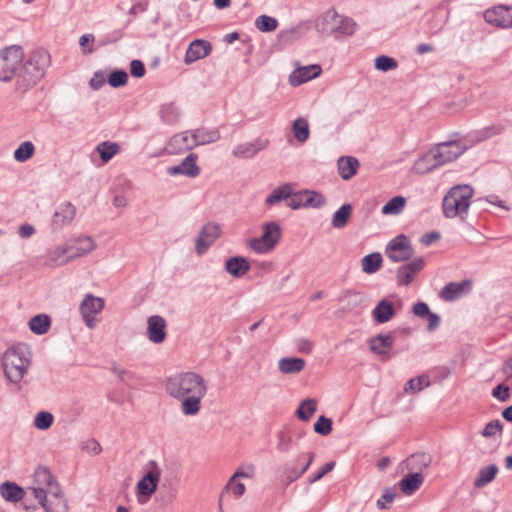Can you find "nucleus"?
Wrapping results in <instances>:
<instances>
[{
	"label": "nucleus",
	"instance_id": "nucleus-1",
	"mask_svg": "<svg viewBox=\"0 0 512 512\" xmlns=\"http://www.w3.org/2000/svg\"><path fill=\"white\" fill-rule=\"evenodd\" d=\"M165 388L171 397L181 400V411L185 416L199 413L207 393L204 378L196 372H181L168 377Z\"/></svg>",
	"mask_w": 512,
	"mask_h": 512
},
{
	"label": "nucleus",
	"instance_id": "nucleus-2",
	"mask_svg": "<svg viewBox=\"0 0 512 512\" xmlns=\"http://www.w3.org/2000/svg\"><path fill=\"white\" fill-rule=\"evenodd\" d=\"M451 136V139L436 144L416 161L414 168L418 173L425 174L431 172L442 165L456 160L466 151V146L460 142L461 134L454 132Z\"/></svg>",
	"mask_w": 512,
	"mask_h": 512
},
{
	"label": "nucleus",
	"instance_id": "nucleus-3",
	"mask_svg": "<svg viewBox=\"0 0 512 512\" xmlns=\"http://www.w3.org/2000/svg\"><path fill=\"white\" fill-rule=\"evenodd\" d=\"M51 63L50 54L44 49H36L22 62L17 73V86L26 90L36 85L45 75Z\"/></svg>",
	"mask_w": 512,
	"mask_h": 512
},
{
	"label": "nucleus",
	"instance_id": "nucleus-4",
	"mask_svg": "<svg viewBox=\"0 0 512 512\" xmlns=\"http://www.w3.org/2000/svg\"><path fill=\"white\" fill-rule=\"evenodd\" d=\"M6 379L18 385L31 364V351L24 344L9 347L1 359Z\"/></svg>",
	"mask_w": 512,
	"mask_h": 512
},
{
	"label": "nucleus",
	"instance_id": "nucleus-5",
	"mask_svg": "<svg viewBox=\"0 0 512 512\" xmlns=\"http://www.w3.org/2000/svg\"><path fill=\"white\" fill-rule=\"evenodd\" d=\"M474 189L468 184L455 185L449 189L442 201L443 215L446 218L459 216L464 219L471 205Z\"/></svg>",
	"mask_w": 512,
	"mask_h": 512
},
{
	"label": "nucleus",
	"instance_id": "nucleus-6",
	"mask_svg": "<svg viewBox=\"0 0 512 512\" xmlns=\"http://www.w3.org/2000/svg\"><path fill=\"white\" fill-rule=\"evenodd\" d=\"M24 59L23 48L11 45L0 51V81L9 82L17 77L19 67Z\"/></svg>",
	"mask_w": 512,
	"mask_h": 512
},
{
	"label": "nucleus",
	"instance_id": "nucleus-7",
	"mask_svg": "<svg viewBox=\"0 0 512 512\" xmlns=\"http://www.w3.org/2000/svg\"><path fill=\"white\" fill-rule=\"evenodd\" d=\"M263 232L260 237L251 238L249 248L257 254H265L274 249L282 236L280 225L275 221L263 224Z\"/></svg>",
	"mask_w": 512,
	"mask_h": 512
},
{
	"label": "nucleus",
	"instance_id": "nucleus-8",
	"mask_svg": "<svg viewBox=\"0 0 512 512\" xmlns=\"http://www.w3.org/2000/svg\"><path fill=\"white\" fill-rule=\"evenodd\" d=\"M146 473L136 485V493L140 503H145L157 490L161 470L155 460H150L146 466Z\"/></svg>",
	"mask_w": 512,
	"mask_h": 512
},
{
	"label": "nucleus",
	"instance_id": "nucleus-9",
	"mask_svg": "<svg viewBox=\"0 0 512 512\" xmlns=\"http://www.w3.org/2000/svg\"><path fill=\"white\" fill-rule=\"evenodd\" d=\"M327 203L326 197L316 190L303 189L293 192L291 199L287 202V206L293 210L300 208L320 209Z\"/></svg>",
	"mask_w": 512,
	"mask_h": 512
},
{
	"label": "nucleus",
	"instance_id": "nucleus-10",
	"mask_svg": "<svg viewBox=\"0 0 512 512\" xmlns=\"http://www.w3.org/2000/svg\"><path fill=\"white\" fill-rule=\"evenodd\" d=\"M385 254L392 262L400 263L410 260L414 255V249L410 239L400 234L388 242Z\"/></svg>",
	"mask_w": 512,
	"mask_h": 512
},
{
	"label": "nucleus",
	"instance_id": "nucleus-11",
	"mask_svg": "<svg viewBox=\"0 0 512 512\" xmlns=\"http://www.w3.org/2000/svg\"><path fill=\"white\" fill-rule=\"evenodd\" d=\"M425 267V259L420 256L412 259L410 262L399 266L396 270V280L398 286H409L415 276Z\"/></svg>",
	"mask_w": 512,
	"mask_h": 512
},
{
	"label": "nucleus",
	"instance_id": "nucleus-12",
	"mask_svg": "<svg viewBox=\"0 0 512 512\" xmlns=\"http://www.w3.org/2000/svg\"><path fill=\"white\" fill-rule=\"evenodd\" d=\"M220 236V226L209 222L199 231L195 243V251L198 255H203Z\"/></svg>",
	"mask_w": 512,
	"mask_h": 512
},
{
	"label": "nucleus",
	"instance_id": "nucleus-13",
	"mask_svg": "<svg viewBox=\"0 0 512 512\" xmlns=\"http://www.w3.org/2000/svg\"><path fill=\"white\" fill-rule=\"evenodd\" d=\"M485 21L499 28H512V7L495 6L484 13Z\"/></svg>",
	"mask_w": 512,
	"mask_h": 512
},
{
	"label": "nucleus",
	"instance_id": "nucleus-14",
	"mask_svg": "<svg viewBox=\"0 0 512 512\" xmlns=\"http://www.w3.org/2000/svg\"><path fill=\"white\" fill-rule=\"evenodd\" d=\"M104 308V300L92 294H87L80 304V313L87 327L95 326L94 315L101 312Z\"/></svg>",
	"mask_w": 512,
	"mask_h": 512
},
{
	"label": "nucleus",
	"instance_id": "nucleus-15",
	"mask_svg": "<svg viewBox=\"0 0 512 512\" xmlns=\"http://www.w3.org/2000/svg\"><path fill=\"white\" fill-rule=\"evenodd\" d=\"M473 282L470 279H464L461 282H449L440 291V297L445 301H455L463 295L472 291Z\"/></svg>",
	"mask_w": 512,
	"mask_h": 512
},
{
	"label": "nucleus",
	"instance_id": "nucleus-16",
	"mask_svg": "<svg viewBox=\"0 0 512 512\" xmlns=\"http://www.w3.org/2000/svg\"><path fill=\"white\" fill-rule=\"evenodd\" d=\"M212 44L204 39H195L193 40L184 56V63L186 65H190L200 59H203L207 56H209L212 52Z\"/></svg>",
	"mask_w": 512,
	"mask_h": 512
},
{
	"label": "nucleus",
	"instance_id": "nucleus-17",
	"mask_svg": "<svg viewBox=\"0 0 512 512\" xmlns=\"http://www.w3.org/2000/svg\"><path fill=\"white\" fill-rule=\"evenodd\" d=\"M195 148L192 131H185L175 134L166 145L168 154H180L182 152Z\"/></svg>",
	"mask_w": 512,
	"mask_h": 512
},
{
	"label": "nucleus",
	"instance_id": "nucleus-18",
	"mask_svg": "<svg viewBox=\"0 0 512 512\" xmlns=\"http://www.w3.org/2000/svg\"><path fill=\"white\" fill-rule=\"evenodd\" d=\"M75 214L76 207L71 202H62L52 216V229L55 231L62 229L74 219Z\"/></svg>",
	"mask_w": 512,
	"mask_h": 512
},
{
	"label": "nucleus",
	"instance_id": "nucleus-19",
	"mask_svg": "<svg viewBox=\"0 0 512 512\" xmlns=\"http://www.w3.org/2000/svg\"><path fill=\"white\" fill-rule=\"evenodd\" d=\"M269 145V140L256 138L251 142L238 144L232 151L236 158L249 159L257 155Z\"/></svg>",
	"mask_w": 512,
	"mask_h": 512
},
{
	"label": "nucleus",
	"instance_id": "nucleus-20",
	"mask_svg": "<svg viewBox=\"0 0 512 512\" xmlns=\"http://www.w3.org/2000/svg\"><path fill=\"white\" fill-rule=\"evenodd\" d=\"M166 320L160 315H152L147 320V337L155 344L163 343L166 339Z\"/></svg>",
	"mask_w": 512,
	"mask_h": 512
},
{
	"label": "nucleus",
	"instance_id": "nucleus-21",
	"mask_svg": "<svg viewBox=\"0 0 512 512\" xmlns=\"http://www.w3.org/2000/svg\"><path fill=\"white\" fill-rule=\"evenodd\" d=\"M198 156L194 153L186 156L179 165L168 167L167 173L170 176L185 175L188 177H196L200 174V168L196 164Z\"/></svg>",
	"mask_w": 512,
	"mask_h": 512
},
{
	"label": "nucleus",
	"instance_id": "nucleus-22",
	"mask_svg": "<svg viewBox=\"0 0 512 512\" xmlns=\"http://www.w3.org/2000/svg\"><path fill=\"white\" fill-rule=\"evenodd\" d=\"M322 72L319 64H311L296 68L289 76V82L296 87L318 77Z\"/></svg>",
	"mask_w": 512,
	"mask_h": 512
},
{
	"label": "nucleus",
	"instance_id": "nucleus-23",
	"mask_svg": "<svg viewBox=\"0 0 512 512\" xmlns=\"http://www.w3.org/2000/svg\"><path fill=\"white\" fill-rule=\"evenodd\" d=\"M412 312L416 317L428 321L427 330L429 332L436 330L440 326V316L437 313L432 312L426 302H416L412 307Z\"/></svg>",
	"mask_w": 512,
	"mask_h": 512
},
{
	"label": "nucleus",
	"instance_id": "nucleus-24",
	"mask_svg": "<svg viewBox=\"0 0 512 512\" xmlns=\"http://www.w3.org/2000/svg\"><path fill=\"white\" fill-rule=\"evenodd\" d=\"M306 458V461L303 463L302 466H288L284 470L285 477L288 481V483H292L296 480H298L311 466V464L314 461L315 453L314 452H306L301 453L297 456L296 462L300 463L303 459Z\"/></svg>",
	"mask_w": 512,
	"mask_h": 512
},
{
	"label": "nucleus",
	"instance_id": "nucleus-25",
	"mask_svg": "<svg viewBox=\"0 0 512 512\" xmlns=\"http://www.w3.org/2000/svg\"><path fill=\"white\" fill-rule=\"evenodd\" d=\"M395 314L394 304L387 298L381 299L371 312L373 320L378 324L387 323Z\"/></svg>",
	"mask_w": 512,
	"mask_h": 512
},
{
	"label": "nucleus",
	"instance_id": "nucleus-26",
	"mask_svg": "<svg viewBox=\"0 0 512 512\" xmlns=\"http://www.w3.org/2000/svg\"><path fill=\"white\" fill-rule=\"evenodd\" d=\"M339 17L335 9L327 10L316 20V30L324 36L334 34V26H337Z\"/></svg>",
	"mask_w": 512,
	"mask_h": 512
},
{
	"label": "nucleus",
	"instance_id": "nucleus-27",
	"mask_svg": "<svg viewBox=\"0 0 512 512\" xmlns=\"http://www.w3.org/2000/svg\"><path fill=\"white\" fill-rule=\"evenodd\" d=\"M251 266L247 258L242 256H233L226 260L225 270L234 278H240L244 276Z\"/></svg>",
	"mask_w": 512,
	"mask_h": 512
},
{
	"label": "nucleus",
	"instance_id": "nucleus-28",
	"mask_svg": "<svg viewBox=\"0 0 512 512\" xmlns=\"http://www.w3.org/2000/svg\"><path fill=\"white\" fill-rule=\"evenodd\" d=\"M394 342L395 339L392 336V333L378 334L375 337L370 338V350L377 355L384 356L392 348Z\"/></svg>",
	"mask_w": 512,
	"mask_h": 512
},
{
	"label": "nucleus",
	"instance_id": "nucleus-29",
	"mask_svg": "<svg viewBox=\"0 0 512 512\" xmlns=\"http://www.w3.org/2000/svg\"><path fill=\"white\" fill-rule=\"evenodd\" d=\"M0 495L7 502L17 503L24 498L25 490L15 482L5 481L0 485Z\"/></svg>",
	"mask_w": 512,
	"mask_h": 512
},
{
	"label": "nucleus",
	"instance_id": "nucleus-30",
	"mask_svg": "<svg viewBox=\"0 0 512 512\" xmlns=\"http://www.w3.org/2000/svg\"><path fill=\"white\" fill-rule=\"evenodd\" d=\"M443 8L444 3H440L433 11L431 18L428 20V30L432 35L440 33L450 18L449 8L446 10L445 15H440Z\"/></svg>",
	"mask_w": 512,
	"mask_h": 512
},
{
	"label": "nucleus",
	"instance_id": "nucleus-31",
	"mask_svg": "<svg viewBox=\"0 0 512 512\" xmlns=\"http://www.w3.org/2000/svg\"><path fill=\"white\" fill-rule=\"evenodd\" d=\"M424 482V476L420 472L409 473L399 481L400 490L405 495H412Z\"/></svg>",
	"mask_w": 512,
	"mask_h": 512
},
{
	"label": "nucleus",
	"instance_id": "nucleus-32",
	"mask_svg": "<svg viewBox=\"0 0 512 512\" xmlns=\"http://www.w3.org/2000/svg\"><path fill=\"white\" fill-rule=\"evenodd\" d=\"M195 147L214 143L220 139L218 129H208L205 127L192 130Z\"/></svg>",
	"mask_w": 512,
	"mask_h": 512
},
{
	"label": "nucleus",
	"instance_id": "nucleus-33",
	"mask_svg": "<svg viewBox=\"0 0 512 512\" xmlns=\"http://www.w3.org/2000/svg\"><path fill=\"white\" fill-rule=\"evenodd\" d=\"M338 172L343 180H349L356 175L359 161L352 156L340 157L338 160Z\"/></svg>",
	"mask_w": 512,
	"mask_h": 512
},
{
	"label": "nucleus",
	"instance_id": "nucleus-34",
	"mask_svg": "<svg viewBox=\"0 0 512 512\" xmlns=\"http://www.w3.org/2000/svg\"><path fill=\"white\" fill-rule=\"evenodd\" d=\"M305 360L299 357H283L278 362V369L283 374H297L305 367Z\"/></svg>",
	"mask_w": 512,
	"mask_h": 512
},
{
	"label": "nucleus",
	"instance_id": "nucleus-35",
	"mask_svg": "<svg viewBox=\"0 0 512 512\" xmlns=\"http://www.w3.org/2000/svg\"><path fill=\"white\" fill-rule=\"evenodd\" d=\"M74 247L64 245L55 248L49 256L48 264L51 266H62L67 264L74 258H70V254L73 253Z\"/></svg>",
	"mask_w": 512,
	"mask_h": 512
},
{
	"label": "nucleus",
	"instance_id": "nucleus-36",
	"mask_svg": "<svg viewBox=\"0 0 512 512\" xmlns=\"http://www.w3.org/2000/svg\"><path fill=\"white\" fill-rule=\"evenodd\" d=\"M293 194L292 185L285 183L275 188L270 195L267 196L265 203L269 206L280 203L285 200L286 203L291 199Z\"/></svg>",
	"mask_w": 512,
	"mask_h": 512
},
{
	"label": "nucleus",
	"instance_id": "nucleus-37",
	"mask_svg": "<svg viewBox=\"0 0 512 512\" xmlns=\"http://www.w3.org/2000/svg\"><path fill=\"white\" fill-rule=\"evenodd\" d=\"M352 211L353 207L351 204H343L332 216V227L335 229L344 228L352 215Z\"/></svg>",
	"mask_w": 512,
	"mask_h": 512
},
{
	"label": "nucleus",
	"instance_id": "nucleus-38",
	"mask_svg": "<svg viewBox=\"0 0 512 512\" xmlns=\"http://www.w3.org/2000/svg\"><path fill=\"white\" fill-rule=\"evenodd\" d=\"M383 258L381 253L373 252L365 255L362 260V271L366 274L376 273L382 266Z\"/></svg>",
	"mask_w": 512,
	"mask_h": 512
},
{
	"label": "nucleus",
	"instance_id": "nucleus-39",
	"mask_svg": "<svg viewBox=\"0 0 512 512\" xmlns=\"http://www.w3.org/2000/svg\"><path fill=\"white\" fill-rule=\"evenodd\" d=\"M317 410V402L315 399L306 398L302 400L295 411L299 420L307 422L311 419Z\"/></svg>",
	"mask_w": 512,
	"mask_h": 512
},
{
	"label": "nucleus",
	"instance_id": "nucleus-40",
	"mask_svg": "<svg viewBox=\"0 0 512 512\" xmlns=\"http://www.w3.org/2000/svg\"><path fill=\"white\" fill-rule=\"evenodd\" d=\"M497 472L498 467L495 464L481 468L474 480V486L477 488L486 486L495 479Z\"/></svg>",
	"mask_w": 512,
	"mask_h": 512
},
{
	"label": "nucleus",
	"instance_id": "nucleus-41",
	"mask_svg": "<svg viewBox=\"0 0 512 512\" xmlns=\"http://www.w3.org/2000/svg\"><path fill=\"white\" fill-rule=\"evenodd\" d=\"M51 326V319L47 314H38L29 321L30 330L36 335L45 334Z\"/></svg>",
	"mask_w": 512,
	"mask_h": 512
},
{
	"label": "nucleus",
	"instance_id": "nucleus-42",
	"mask_svg": "<svg viewBox=\"0 0 512 512\" xmlns=\"http://www.w3.org/2000/svg\"><path fill=\"white\" fill-rule=\"evenodd\" d=\"M357 28V23L351 17L340 15L337 26H334V34L352 36Z\"/></svg>",
	"mask_w": 512,
	"mask_h": 512
},
{
	"label": "nucleus",
	"instance_id": "nucleus-43",
	"mask_svg": "<svg viewBox=\"0 0 512 512\" xmlns=\"http://www.w3.org/2000/svg\"><path fill=\"white\" fill-rule=\"evenodd\" d=\"M34 483L39 487L46 488L56 480L51 470L46 466H38L34 471Z\"/></svg>",
	"mask_w": 512,
	"mask_h": 512
},
{
	"label": "nucleus",
	"instance_id": "nucleus-44",
	"mask_svg": "<svg viewBox=\"0 0 512 512\" xmlns=\"http://www.w3.org/2000/svg\"><path fill=\"white\" fill-rule=\"evenodd\" d=\"M432 463V457L426 453H414L407 459V466L410 470H423Z\"/></svg>",
	"mask_w": 512,
	"mask_h": 512
},
{
	"label": "nucleus",
	"instance_id": "nucleus-45",
	"mask_svg": "<svg viewBox=\"0 0 512 512\" xmlns=\"http://www.w3.org/2000/svg\"><path fill=\"white\" fill-rule=\"evenodd\" d=\"M74 247L73 253L70 254V258H78L81 257L89 252H91L94 247V241L89 236H84L79 239H77L75 245H72Z\"/></svg>",
	"mask_w": 512,
	"mask_h": 512
},
{
	"label": "nucleus",
	"instance_id": "nucleus-46",
	"mask_svg": "<svg viewBox=\"0 0 512 512\" xmlns=\"http://www.w3.org/2000/svg\"><path fill=\"white\" fill-rule=\"evenodd\" d=\"M35 146L31 141L22 142L14 151L13 157L19 163H24L33 157Z\"/></svg>",
	"mask_w": 512,
	"mask_h": 512
},
{
	"label": "nucleus",
	"instance_id": "nucleus-47",
	"mask_svg": "<svg viewBox=\"0 0 512 512\" xmlns=\"http://www.w3.org/2000/svg\"><path fill=\"white\" fill-rule=\"evenodd\" d=\"M430 386V379L428 375L422 374L415 378L409 379L404 387L406 393H416L422 391L424 388Z\"/></svg>",
	"mask_w": 512,
	"mask_h": 512
},
{
	"label": "nucleus",
	"instance_id": "nucleus-48",
	"mask_svg": "<svg viewBox=\"0 0 512 512\" xmlns=\"http://www.w3.org/2000/svg\"><path fill=\"white\" fill-rule=\"evenodd\" d=\"M110 371L118 376L120 382L129 387H132L138 380L135 372L123 369L119 367L115 362L112 363Z\"/></svg>",
	"mask_w": 512,
	"mask_h": 512
},
{
	"label": "nucleus",
	"instance_id": "nucleus-49",
	"mask_svg": "<svg viewBox=\"0 0 512 512\" xmlns=\"http://www.w3.org/2000/svg\"><path fill=\"white\" fill-rule=\"evenodd\" d=\"M119 145L114 142L104 141L98 144L96 150L98 151L102 162H109L119 151Z\"/></svg>",
	"mask_w": 512,
	"mask_h": 512
},
{
	"label": "nucleus",
	"instance_id": "nucleus-50",
	"mask_svg": "<svg viewBox=\"0 0 512 512\" xmlns=\"http://www.w3.org/2000/svg\"><path fill=\"white\" fill-rule=\"evenodd\" d=\"M294 137L301 143L307 141L310 135L308 121L304 118H297L292 125Z\"/></svg>",
	"mask_w": 512,
	"mask_h": 512
},
{
	"label": "nucleus",
	"instance_id": "nucleus-51",
	"mask_svg": "<svg viewBox=\"0 0 512 512\" xmlns=\"http://www.w3.org/2000/svg\"><path fill=\"white\" fill-rule=\"evenodd\" d=\"M159 113L162 121L166 124L172 125L179 120V110L173 103L162 105Z\"/></svg>",
	"mask_w": 512,
	"mask_h": 512
},
{
	"label": "nucleus",
	"instance_id": "nucleus-52",
	"mask_svg": "<svg viewBox=\"0 0 512 512\" xmlns=\"http://www.w3.org/2000/svg\"><path fill=\"white\" fill-rule=\"evenodd\" d=\"M406 199L403 196H395L383 205L381 212L385 215H396L405 207Z\"/></svg>",
	"mask_w": 512,
	"mask_h": 512
},
{
	"label": "nucleus",
	"instance_id": "nucleus-53",
	"mask_svg": "<svg viewBox=\"0 0 512 512\" xmlns=\"http://www.w3.org/2000/svg\"><path fill=\"white\" fill-rule=\"evenodd\" d=\"M374 67L381 72H388L395 70L398 67V62L395 58L388 55L377 56L374 60Z\"/></svg>",
	"mask_w": 512,
	"mask_h": 512
},
{
	"label": "nucleus",
	"instance_id": "nucleus-54",
	"mask_svg": "<svg viewBox=\"0 0 512 512\" xmlns=\"http://www.w3.org/2000/svg\"><path fill=\"white\" fill-rule=\"evenodd\" d=\"M278 26L276 18L268 15H260L255 19V27L261 32H272Z\"/></svg>",
	"mask_w": 512,
	"mask_h": 512
},
{
	"label": "nucleus",
	"instance_id": "nucleus-55",
	"mask_svg": "<svg viewBox=\"0 0 512 512\" xmlns=\"http://www.w3.org/2000/svg\"><path fill=\"white\" fill-rule=\"evenodd\" d=\"M107 82L112 88L123 87L128 82V73L123 69H115L108 75Z\"/></svg>",
	"mask_w": 512,
	"mask_h": 512
},
{
	"label": "nucleus",
	"instance_id": "nucleus-56",
	"mask_svg": "<svg viewBox=\"0 0 512 512\" xmlns=\"http://www.w3.org/2000/svg\"><path fill=\"white\" fill-rule=\"evenodd\" d=\"M43 509L45 512H68V503L65 496L48 498Z\"/></svg>",
	"mask_w": 512,
	"mask_h": 512
},
{
	"label": "nucleus",
	"instance_id": "nucleus-57",
	"mask_svg": "<svg viewBox=\"0 0 512 512\" xmlns=\"http://www.w3.org/2000/svg\"><path fill=\"white\" fill-rule=\"evenodd\" d=\"M54 422V416L48 411H40L35 415L34 426L42 431L48 430Z\"/></svg>",
	"mask_w": 512,
	"mask_h": 512
},
{
	"label": "nucleus",
	"instance_id": "nucleus-58",
	"mask_svg": "<svg viewBox=\"0 0 512 512\" xmlns=\"http://www.w3.org/2000/svg\"><path fill=\"white\" fill-rule=\"evenodd\" d=\"M333 422L330 418L321 415L318 420L314 423L313 429L315 433L321 436H327L332 431Z\"/></svg>",
	"mask_w": 512,
	"mask_h": 512
},
{
	"label": "nucleus",
	"instance_id": "nucleus-59",
	"mask_svg": "<svg viewBox=\"0 0 512 512\" xmlns=\"http://www.w3.org/2000/svg\"><path fill=\"white\" fill-rule=\"evenodd\" d=\"M245 490H246V487H245V485L243 483L236 482V480H235V481H233V484H231V478H230L228 483L226 484L224 490L221 492L219 503L220 504L222 503V501L224 500L226 494L229 491H232L234 496L236 498H239V497H241L245 493Z\"/></svg>",
	"mask_w": 512,
	"mask_h": 512
},
{
	"label": "nucleus",
	"instance_id": "nucleus-60",
	"mask_svg": "<svg viewBox=\"0 0 512 512\" xmlns=\"http://www.w3.org/2000/svg\"><path fill=\"white\" fill-rule=\"evenodd\" d=\"M503 430V424L500 420L495 419L490 422H488L484 429L481 431V435L485 438L492 437L496 435L497 433H501Z\"/></svg>",
	"mask_w": 512,
	"mask_h": 512
},
{
	"label": "nucleus",
	"instance_id": "nucleus-61",
	"mask_svg": "<svg viewBox=\"0 0 512 512\" xmlns=\"http://www.w3.org/2000/svg\"><path fill=\"white\" fill-rule=\"evenodd\" d=\"M504 129H505L504 126L501 124H494V125L485 127L479 132V134H480L479 139L485 140V139L494 137L496 135L501 134L504 131Z\"/></svg>",
	"mask_w": 512,
	"mask_h": 512
},
{
	"label": "nucleus",
	"instance_id": "nucleus-62",
	"mask_svg": "<svg viewBox=\"0 0 512 512\" xmlns=\"http://www.w3.org/2000/svg\"><path fill=\"white\" fill-rule=\"evenodd\" d=\"M335 461L327 462L324 466L320 468V470L313 475H311L308 479L310 484H313L319 480H321L326 474L331 472L335 468Z\"/></svg>",
	"mask_w": 512,
	"mask_h": 512
},
{
	"label": "nucleus",
	"instance_id": "nucleus-63",
	"mask_svg": "<svg viewBox=\"0 0 512 512\" xmlns=\"http://www.w3.org/2000/svg\"><path fill=\"white\" fill-rule=\"evenodd\" d=\"M492 396L501 402H505L510 398V388L504 383H500L492 390Z\"/></svg>",
	"mask_w": 512,
	"mask_h": 512
},
{
	"label": "nucleus",
	"instance_id": "nucleus-64",
	"mask_svg": "<svg viewBox=\"0 0 512 512\" xmlns=\"http://www.w3.org/2000/svg\"><path fill=\"white\" fill-rule=\"evenodd\" d=\"M130 74L135 78H142L146 74V68L141 60L134 59L130 62Z\"/></svg>",
	"mask_w": 512,
	"mask_h": 512
}]
</instances>
